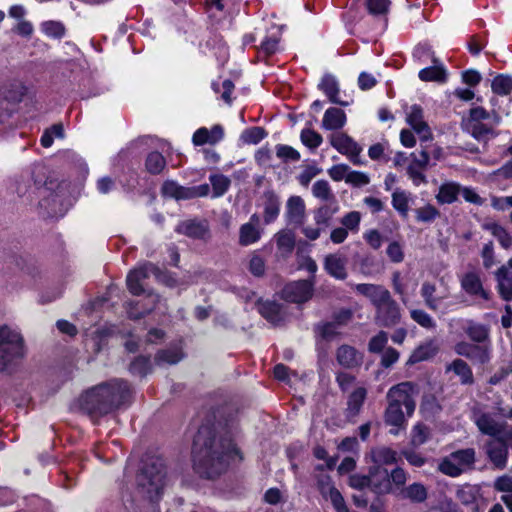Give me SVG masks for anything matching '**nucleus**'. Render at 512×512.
<instances>
[{
    "label": "nucleus",
    "mask_w": 512,
    "mask_h": 512,
    "mask_svg": "<svg viewBox=\"0 0 512 512\" xmlns=\"http://www.w3.org/2000/svg\"><path fill=\"white\" fill-rule=\"evenodd\" d=\"M209 434L206 427L199 430L194 440L193 461L198 473L212 478L225 471L230 462L242 460V456L231 439L216 441L207 438Z\"/></svg>",
    "instance_id": "f257e3e1"
},
{
    "label": "nucleus",
    "mask_w": 512,
    "mask_h": 512,
    "mask_svg": "<svg viewBox=\"0 0 512 512\" xmlns=\"http://www.w3.org/2000/svg\"><path fill=\"white\" fill-rule=\"evenodd\" d=\"M130 395L131 389L126 381L113 379L84 392L79 398V405L91 416H102L125 405Z\"/></svg>",
    "instance_id": "f03ea898"
},
{
    "label": "nucleus",
    "mask_w": 512,
    "mask_h": 512,
    "mask_svg": "<svg viewBox=\"0 0 512 512\" xmlns=\"http://www.w3.org/2000/svg\"><path fill=\"white\" fill-rule=\"evenodd\" d=\"M169 483L165 462L160 457L146 461L137 476L138 488L150 500L157 499Z\"/></svg>",
    "instance_id": "7ed1b4c3"
},
{
    "label": "nucleus",
    "mask_w": 512,
    "mask_h": 512,
    "mask_svg": "<svg viewBox=\"0 0 512 512\" xmlns=\"http://www.w3.org/2000/svg\"><path fill=\"white\" fill-rule=\"evenodd\" d=\"M24 356L23 338L20 333L7 326L0 328V371Z\"/></svg>",
    "instance_id": "20e7f679"
},
{
    "label": "nucleus",
    "mask_w": 512,
    "mask_h": 512,
    "mask_svg": "<svg viewBox=\"0 0 512 512\" xmlns=\"http://www.w3.org/2000/svg\"><path fill=\"white\" fill-rule=\"evenodd\" d=\"M475 464V450L466 448L457 450L444 457L439 463L438 469L450 477H458L462 473L471 470Z\"/></svg>",
    "instance_id": "39448f33"
},
{
    "label": "nucleus",
    "mask_w": 512,
    "mask_h": 512,
    "mask_svg": "<svg viewBox=\"0 0 512 512\" xmlns=\"http://www.w3.org/2000/svg\"><path fill=\"white\" fill-rule=\"evenodd\" d=\"M419 394L418 386L413 382H401L392 386L386 395L387 402L404 407L408 417L412 416L416 408V397Z\"/></svg>",
    "instance_id": "423d86ee"
},
{
    "label": "nucleus",
    "mask_w": 512,
    "mask_h": 512,
    "mask_svg": "<svg viewBox=\"0 0 512 512\" xmlns=\"http://www.w3.org/2000/svg\"><path fill=\"white\" fill-rule=\"evenodd\" d=\"M209 190L208 184L184 187L178 185L174 181H167L162 187V192L165 196L175 198L176 200H188L197 197H204L208 195Z\"/></svg>",
    "instance_id": "0eeeda50"
},
{
    "label": "nucleus",
    "mask_w": 512,
    "mask_h": 512,
    "mask_svg": "<svg viewBox=\"0 0 512 512\" xmlns=\"http://www.w3.org/2000/svg\"><path fill=\"white\" fill-rule=\"evenodd\" d=\"M314 282L312 280H299L288 283L283 291V298L294 303H302L309 300L313 294Z\"/></svg>",
    "instance_id": "6e6552de"
},
{
    "label": "nucleus",
    "mask_w": 512,
    "mask_h": 512,
    "mask_svg": "<svg viewBox=\"0 0 512 512\" xmlns=\"http://www.w3.org/2000/svg\"><path fill=\"white\" fill-rule=\"evenodd\" d=\"M158 268L151 263H145L131 270L126 277L127 288L133 295H140L144 292L142 281L150 275H156Z\"/></svg>",
    "instance_id": "1a4fd4ad"
},
{
    "label": "nucleus",
    "mask_w": 512,
    "mask_h": 512,
    "mask_svg": "<svg viewBox=\"0 0 512 512\" xmlns=\"http://www.w3.org/2000/svg\"><path fill=\"white\" fill-rule=\"evenodd\" d=\"M460 286L461 289L471 297L483 301L490 299V292L484 288L478 272L469 271L463 274L460 278Z\"/></svg>",
    "instance_id": "9d476101"
},
{
    "label": "nucleus",
    "mask_w": 512,
    "mask_h": 512,
    "mask_svg": "<svg viewBox=\"0 0 512 512\" xmlns=\"http://www.w3.org/2000/svg\"><path fill=\"white\" fill-rule=\"evenodd\" d=\"M401 313L399 305L392 297L376 308V323L384 327H392L400 322Z\"/></svg>",
    "instance_id": "9b49d317"
},
{
    "label": "nucleus",
    "mask_w": 512,
    "mask_h": 512,
    "mask_svg": "<svg viewBox=\"0 0 512 512\" xmlns=\"http://www.w3.org/2000/svg\"><path fill=\"white\" fill-rule=\"evenodd\" d=\"M161 299L158 295L148 293L142 301H129L125 303V310L130 319H140L156 309Z\"/></svg>",
    "instance_id": "f8f14e48"
},
{
    "label": "nucleus",
    "mask_w": 512,
    "mask_h": 512,
    "mask_svg": "<svg viewBox=\"0 0 512 512\" xmlns=\"http://www.w3.org/2000/svg\"><path fill=\"white\" fill-rule=\"evenodd\" d=\"M474 422L481 433L500 439L505 433H509L504 422L498 421L491 414H479L475 416Z\"/></svg>",
    "instance_id": "ddd939ff"
},
{
    "label": "nucleus",
    "mask_w": 512,
    "mask_h": 512,
    "mask_svg": "<svg viewBox=\"0 0 512 512\" xmlns=\"http://www.w3.org/2000/svg\"><path fill=\"white\" fill-rule=\"evenodd\" d=\"M347 264V257L339 252L329 253L323 259L324 270L336 280H345L347 278Z\"/></svg>",
    "instance_id": "4468645a"
},
{
    "label": "nucleus",
    "mask_w": 512,
    "mask_h": 512,
    "mask_svg": "<svg viewBox=\"0 0 512 512\" xmlns=\"http://www.w3.org/2000/svg\"><path fill=\"white\" fill-rule=\"evenodd\" d=\"M370 489L377 494L394 493L389 472L382 466L375 465L369 470Z\"/></svg>",
    "instance_id": "2eb2a0df"
},
{
    "label": "nucleus",
    "mask_w": 512,
    "mask_h": 512,
    "mask_svg": "<svg viewBox=\"0 0 512 512\" xmlns=\"http://www.w3.org/2000/svg\"><path fill=\"white\" fill-rule=\"evenodd\" d=\"M511 440V435L505 433L500 439L489 441L487 444V454L491 462L497 468H504L508 458V448L506 442Z\"/></svg>",
    "instance_id": "dca6fc26"
},
{
    "label": "nucleus",
    "mask_w": 512,
    "mask_h": 512,
    "mask_svg": "<svg viewBox=\"0 0 512 512\" xmlns=\"http://www.w3.org/2000/svg\"><path fill=\"white\" fill-rule=\"evenodd\" d=\"M34 183L38 189L39 195L46 198L56 190L60 189L62 185L53 175H48L44 166H39L33 172Z\"/></svg>",
    "instance_id": "f3484780"
},
{
    "label": "nucleus",
    "mask_w": 512,
    "mask_h": 512,
    "mask_svg": "<svg viewBox=\"0 0 512 512\" xmlns=\"http://www.w3.org/2000/svg\"><path fill=\"white\" fill-rule=\"evenodd\" d=\"M497 288L500 296L505 301L512 300V258L495 272Z\"/></svg>",
    "instance_id": "a211bd4d"
},
{
    "label": "nucleus",
    "mask_w": 512,
    "mask_h": 512,
    "mask_svg": "<svg viewBox=\"0 0 512 512\" xmlns=\"http://www.w3.org/2000/svg\"><path fill=\"white\" fill-rule=\"evenodd\" d=\"M436 290V285L429 281L423 282L420 289V295L424 300V304L434 312L440 311L443 301L449 298L448 290L441 295H436Z\"/></svg>",
    "instance_id": "6ab92c4d"
},
{
    "label": "nucleus",
    "mask_w": 512,
    "mask_h": 512,
    "mask_svg": "<svg viewBox=\"0 0 512 512\" xmlns=\"http://www.w3.org/2000/svg\"><path fill=\"white\" fill-rule=\"evenodd\" d=\"M317 485L321 495L331 501L336 512L339 510L343 512V506L345 505L344 498L341 493L333 486L330 476H320L318 478Z\"/></svg>",
    "instance_id": "aec40b11"
},
{
    "label": "nucleus",
    "mask_w": 512,
    "mask_h": 512,
    "mask_svg": "<svg viewBox=\"0 0 512 512\" xmlns=\"http://www.w3.org/2000/svg\"><path fill=\"white\" fill-rule=\"evenodd\" d=\"M260 217L257 214L251 215L249 221L241 225L239 229V244L249 246L261 238V230L259 228Z\"/></svg>",
    "instance_id": "412c9836"
},
{
    "label": "nucleus",
    "mask_w": 512,
    "mask_h": 512,
    "mask_svg": "<svg viewBox=\"0 0 512 512\" xmlns=\"http://www.w3.org/2000/svg\"><path fill=\"white\" fill-rule=\"evenodd\" d=\"M176 231L188 237L205 239L209 234V226L205 220H186L177 225Z\"/></svg>",
    "instance_id": "4be33fe9"
},
{
    "label": "nucleus",
    "mask_w": 512,
    "mask_h": 512,
    "mask_svg": "<svg viewBox=\"0 0 512 512\" xmlns=\"http://www.w3.org/2000/svg\"><path fill=\"white\" fill-rule=\"evenodd\" d=\"M331 145L343 155L354 158L361 152V147L348 135L337 133L331 137Z\"/></svg>",
    "instance_id": "5701e85b"
},
{
    "label": "nucleus",
    "mask_w": 512,
    "mask_h": 512,
    "mask_svg": "<svg viewBox=\"0 0 512 512\" xmlns=\"http://www.w3.org/2000/svg\"><path fill=\"white\" fill-rule=\"evenodd\" d=\"M355 290L369 298L375 308L391 297L390 292L386 288L375 284H357L355 285Z\"/></svg>",
    "instance_id": "b1692460"
},
{
    "label": "nucleus",
    "mask_w": 512,
    "mask_h": 512,
    "mask_svg": "<svg viewBox=\"0 0 512 512\" xmlns=\"http://www.w3.org/2000/svg\"><path fill=\"white\" fill-rule=\"evenodd\" d=\"M385 423L393 426L390 430L391 434L397 435L401 428H404L406 419L402 407L392 402H388L387 408L384 414Z\"/></svg>",
    "instance_id": "393cba45"
},
{
    "label": "nucleus",
    "mask_w": 512,
    "mask_h": 512,
    "mask_svg": "<svg viewBox=\"0 0 512 512\" xmlns=\"http://www.w3.org/2000/svg\"><path fill=\"white\" fill-rule=\"evenodd\" d=\"M438 344L435 340H427L420 344L410 355L407 360L408 365H413L415 363L425 361L431 357H433L438 352Z\"/></svg>",
    "instance_id": "a878e982"
},
{
    "label": "nucleus",
    "mask_w": 512,
    "mask_h": 512,
    "mask_svg": "<svg viewBox=\"0 0 512 512\" xmlns=\"http://www.w3.org/2000/svg\"><path fill=\"white\" fill-rule=\"evenodd\" d=\"M427 489L421 483L415 482L397 492V497L413 503H422L427 499Z\"/></svg>",
    "instance_id": "bb28decb"
},
{
    "label": "nucleus",
    "mask_w": 512,
    "mask_h": 512,
    "mask_svg": "<svg viewBox=\"0 0 512 512\" xmlns=\"http://www.w3.org/2000/svg\"><path fill=\"white\" fill-rule=\"evenodd\" d=\"M277 253L283 258L290 256L295 247V236L290 230H281L274 235Z\"/></svg>",
    "instance_id": "cd10ccee"
},
{
    "label": "nucleus",
    "mask_w": 512,
    "mask_h": 512,
    "mask_svg": "<svg viewBox=\"0 0 512 512\" xmlns=\"http://www.w3.org/2000/svg\"><path fill=\"white\" fill-rule=\"evenodd\" d=\"M223 134V128L220 125H215L210 130L203 127L194 133L193 143L197 146L206 143L215 144L222 139Z\"/></svg>",
    "instance_id": "c85d7f7f"
},
{
    "label": "nucleus",
    "mask_w": 512,
    "mask_h": 512,
    "mask_svg": "<svg viewBox=\"0 0 512 512\" xmlns=\"http://www.w3.org/2000/svg\"><path fill=\"white\" fill-rule=\"evenodd\" d=\"M286 214L290 222L302 224L305 217V203L300 196H292L288 199Z\"/></svg>",
    "instance_id": "c756f323"
},
{
    "label": "nucleus",
    "mask_w": 512,
    "mask_h": 512,
    "mask_svg": "<svg viewBox=\"0 0 512 512\" xmlns=\"http://www.w3.org/2000/svg\"><path fill=\"white\" fill-rule=\"evenodd\" d=\"M412 202L413 196L409 192H406L401 189H396L392 193V206L403 218L408 217L410 204Z\"/></svg>",
    "instance_id": "7c9ffc66"
},
{
    "label": "nucleus",
    "mask_w": 512,
    "mask_h": 512,
    "mask_svg": "<svg viewBox=\"0 0 512 512\" xmlns=\"http://www.w3.org/2000/svg\"><path fill=\"white\" fill-rule=\"evenodd\" d=\"M346 122L345 112L340 108H329L326 110L322 125L327 130L342 128Z\"/></svg>",
    "instance_id": "2f4dec72"
},
{
    "label": "nucleus",
    "mask_w": 512,
    "mask_h": 512,
    "mask_svg": "<svg viewBox=\"0 0 512 512\" xmlns=\"http://www.w3.org/2000/svg\"><path fill=\"white\" fill-rule=\"evenodd\" d=\"M337 361L346 368H353L361 363L362 357L353 347L343 345L337 350Z\"/></svg>",
    "instance_id": "473e14b6"
},
{
    "label": "nucleus",
    "mask_w": 512,
    "mask_h": 512,
    "mask_svg": "<svg viewBox=\"0 0 512 512\" xmlns=\"http://www.w3.org/2000/svg\"><path fill=\"white\" fill-rule=\"evenodd\" d=\"M264 221L269 224L279 215L280 201L273 192H266L263 195Z\"/></svg>",
    "instance_id": "72a5a7b5"
},
{
    "label": "nucleus",
    "mask_w": 512,
    "mask_h": 512,
    "mask_svg": "<svg viewBox=\"0 0 512 512\" xmlns=\"http://www.w3.org/2000/svg\"><path fill=\"white\" fill-rule=\"evenodd\" d=\"M259 313L273 325H278L284 320L280 305L274 302H262L258 305Z\"/></svg>",
    "instance_id": "f704fd0d"
},
{
    "label": "nucleus",
    "mask_w": 512,
    "mask_h": 512,
    "mask_svg": "<svg viewBox=\"0 0 512 512\" xmlns=\"http://www.w3.org/2000/svg\"><path fill=\"white\" fill-rule=\"evenodd\" d=\"M319 88L327 95L332 103L339 104L341 106L348 105L347 102L340 101L337 98L339 93V86L336 79L332 75H325L319 84Z\"/></svg>",
    "instance_id": "c9c22d12"
},
{
    "label": "nucleus",
    "mask_w": 512,
    "mask_h": 512,
    "mask_svg": "<svg viewBox=\"0 0 512 512\" xmlns=\"http://www.w3.org/2000/svg\"><path fill=\"white\" fill-rule=\"evenodd\" d=\"M461 187L455 182H446L439 187L436 199L440 204H451L457 200Z\"/></svg>",
    "instance_id": "e433bc0d"
},
{
    "label": "nucleus",
    "mask_w": 512,
    "mask_h": 512,
    "mask_svg": "<svg viewBox=\"0 0 512 512\" xmlns=\"http://www.w3.org/2000/svg\"><path fill=\"white\" fill-rule=\"evenodd\" d=\"M337 211V203H330L320 206L313 213V219L315 221V224L318 226H322L323 228L326 229V227L329 226L331 218Z\"/></svg>",
    "instance_id": "4c0bfd02"
},
{
    "label": "nucleus",
    "mask_w": 512,
    "mask_h": 512,
    "mask_svg": "<svg viewBox=\"0 0 512 512\" xmlns=\"http://www.w3.org/2000/svg\"><path fill=\"white\" fill-rule=\"evenodd\" d=\"M367 390L364 387H357L348 397L347 410L352 416L357 415L366 399Z\"/></svg>",
    "instance_id": "58836bf2"
},
{
    "label": "nucleus",
    "mask_w": 512,
    "mask_h": 512,
    "mask_svg": "<svg viewBox=\"0 0 512 512\" xmlns=\"http://www.w3.org/2000/svg\"><path fill=\"white\" fill-rule=\"evenodd\" d=\"M428 162H410L407 167V175L412 180L414 185L419 186L426 182L425 171Z\"/></svg>",
    "instance_id": "ea45409f"
},
{
    "label": "nucleus",
    "mask_w": 512,
    "mask_h": 512,
    "mask_svg": "<svg viewBox=\"0 0 512 512\" xmlns=\"http://www.w3.org/2000/svg\"><path fill=\"white\" fill-rule=\"evenodd\" d=\"M448 370H451L458 375L463 384H470L473 381V374L470 367L461 359L454 360L448 366Z\"/></svg>",
    "instance_id": "a19ab883"
},
{
    "label": "nucleus",
    "mask_w": 512,
    "mask_h": 512,
    "mask_svg": "<svg viewBox=\"0 0 512 512\" xmlns=\"http://www.w3.org/2000/svg\"><path fill=\"white\" fill-rule=\"evenodd\" d=\"M25 94L26 87L18 81L10 83L3 92L5 99L13 103L21 102Z\"/></svg>",
    "instance_id": "79ce46f5"
},
{
    "label": "nucleus",
    "mask_w": 512,
    "mask_h": 512,
    "mask_svg": "<svg viewBox=\"0 0 512 512\" xmlns=\"http://www.w3.org/2000/svg\"><path fill=\"white\" fill-rule=\"evenodd\" d=\"M465 129L477 140H485L492 135V127L482 122H466Z\"/></svg>",
    "instance_id": "37998d69"
},
{
    "label": "nucleus",
    "mask_w": 512,
    "mask_h": 512,
    "mask_svg": "<svg viewBox=\"0 0 512 512\" xmlns=\"http://www.w3.org/2000/svg\"><path fill=\"white\" fill-rule=\"evenodd\" d=\"M469 359L475 364H486L491 359V344L475 345Z\"/></svg>",
    "instance_id": "c03bdc74"
},
{
    "label": "nucleus",
    "mask_w": 512,
    "mask_h": 512,
    "mask_svg": "<svg viewBox=\"0 0 512 512\" xmlns=\"http://www.w3.org/2000/svg\"><path fill=\"white\" fill-rule=\"evenodd\" d=\"M485 229L490 231L491 234L497 238L503 248L508 249L511 247L512 237L503 227L497 223H489L485 225Z\"/></svg>",
    "instance_id": "a18cd8bd"
},
{
    "label": "nucleus",
    "mask_w": 512,
    "mask_h": 512,
    "mask_svg": "<svg viewBox=\"0 0 512 512\" xmlns=\"http://www.w3.org/2000/svg\"><path fill=\"white\" fill-rule=\"evenodd\" d=\"M64 137V127L62 123L53 124L47 128L41 136V145L48 148L52 145L54 138L62 139Z\"/></svg>",
    "instance_id": "49530a36"
},
{
    "label": "nucleus",
    "mask_w": 512,
    "mask_h": 512,
    "mask_svg": "<svg viewBox=\"0 0 512 512\" xmlns=\"http://www.w3.org/2000/svg\"><path fill=\"white\" fill-rule=\"evenodd\" d=\"M491 87L495 94L508 95L512 91V77L509 75H498L493 79Z\"/></svg>",
    "instance_id": "de8ad7c7"
},
{
    "label": "nucleus",
    "mask_w": 512,
    "mask_h": 512,
    "mask_svg": "<svg viewBox=\"0 0 512 512\" xmlns=\"http://www.w3.org/2000/svg\"><path fill=\"white\" fill-rule=\"evenodd\" d=\"M372 458L376 465L392 464L397 461L396 452L390 448L382 447L372 451Z\"/></svg>",
    "instance_id": "09e8293b"
},
{
    "label": "nucleus",
    "mask_w": 512,
    "mask_h": 512,
    "mask_svg": "<svg viewBox=\"0 0 512 512\" xmlns=\"http://www.w3.org/2000/svg\"><path fill=\"white\" fill-rule=\"evenodd\" d=\"M312 193L314 197L323 200L330 201L331 203H336L334 195L330 189V186L327 181L319 180L313 184Z\"/></svg>",
    "instance_id": "8fccbe9b"
},
{
    "label": "nucleus",
    "mask_w": 512,
    "mask_h": 512,
    "mask_svg": "<svg viewBox=\"0 0 512 512\" xmlns=\"http://www.w3.org/2000/svg\"><path fill=\"white\" fill-rule=\"evenodd\" d=\"M419 78L422 81L443 82L446 79V72L440 66H431L420 70Z\"/></svg>",
    "instance_id": "3c124183"
},
{
    "label": "nucleus",
    "mask_w": 512,
    "mask_h": 512,
    "mask_svg": "<svg viewBox=\"0 0 512 512\" xmlns=\"http://www.w3.org/2000/svg\"><path fill=\"white\" fill-rule=\"evenodd\" d=\"M429 436V428L421 423H417L411 431V444L413 446H421L429 439Z\"/></svg>",
    "instance_id": "603ef678"
},
{
    "label": "nucleus",
    "mask_w": 512,
    "mask_h": 512,
    "mask_svg": "<svg viewBox=\"0 0 512 512\" xmlns=\"http://www.w3.org/2000/svg\"><path fill=\"white\" fill-rule=\"evenodd\" d=\"M410 316L417 324L423 328L434 329L436 327L434 319L430 316V314L422 309L411 310Z\"/></svg>",
    "instance_id": "864d4df0"
},
{
    "label": "nucleus",
    "mask_w": 512,
    "mask_h": 512,
    "mask_svg": "<svg viewBox=\"0 0 512 512\" xmlns=\"http://www.w3.org/2000/svg\"><path fill=\"white\" fill-rule=\"evenodd\" d=\"M390 481L394 489V493L397 496V492L401 488H405V483L407 481L408 475L407 473L400 467H397L389 473Z\"/></svg>",
    "instance_id": "5fc2aeb1"
},
{
    "label": "nucleus",
    "mask_w": 512,
    "mask_h": 512,
    "mask_svg": "<svg viewBox=\"0 0 512 512\" xmlns=\"http://www.w3.org/2000/svg\"><path fill=\"white\" fill-rule=\"evenodd\" d=\"M266 136V131L262 127H252L247 130H245L242 135L241 139L244 143L247 144H257L260 142L264 137Z\"/></svg>",
    "instance_id": "6e6d98bb"
},
{
    "label": "nucleus",
    "mask_w": 512,
    "mask_h": 512,
    "mask_svg": "<svg viewBox=\"0 0 512 512\" xmlns=\"http://www.w3.org/2000/svg\"><path fill=\"white\" fill-rule=\"evenodd\" d=\"M210 182L213 187V197L222 196L228 189L230 181L223 175H211Z\"/></svg>",
    "instance_id": "4d7b16f0"
},
{
    "label": "nucleus",
    "mask_w": 512,
    "mask_h": 512,
    "mask_svg": "<svg viewBox=\"0 0 512 512\" xmlns=\"http://www.w3.org/2000/svg\"><path fill=\"white\" fill-rule=\"evenodd\" d=\"M183 357L179 349L162 350L157 354L156 360L158 363L176 364Z\"/></svg>",
    "instance_id": "13d9d810"
},
{
    "label": "nucleus",
    "mask_w": 512,
    "mask_h": 512,
    "mask_svg": "<svg viewBox=\"0 0 512 512\" xmlns=\"http://www.w3.org/2000/svg\"><path fill=\"white\" fill-rule=\"evenodd\" d=\"M388 342V334L380 331L377 335L371 338L368 344V350L371 353H380L385 348Z\"/></svg>",
    "instance_id": "bf43d9fd"
},
{
    "label": "nucleus",
    "mask_w": 512,
    "mask_h": 512,
    "mask_svg": "<svg viewBox=\"0 0 512 512\" xmlns=\"http://www.w3.org/2000/svg\"><path fill=\"white\" fill-rule=\"evenodd\" d=\"M415 213L419 222H431L439 215V211L430 204L418 208Z\"/></svg>",
    "instance_id": "052dcab7"
},
{
    "label": "nucleus",
    "mask_w": 512,
    "mask_h": 512,
    "mask_svg": "<svg viewBox=\"0 0 512 512\" xmlns=\"http://www.w3.org/2000/svg\"><path fill=\"white\" fill-rule=\"evenodd\" d=\"M360 220V213L357 211H352L341 219V224L347 231L357 232L359 229Z\"/></svg>",
    "instance_id": "680f3d73"
},
{
    "label": "nucleus",
    "mask_w": 512,
    "mask_h": 512,
    "mask_svg": "<svg viewBox=\"0 0 512 512\" xmlns=\"http://www.w3.org/2000/svg\"><path fill=\"white\" fill-rule=\"evenodd\" d=\"M389 0H367L366 7L372 15H383L388 12Z\"/></svg>",
    "instance_id": "e2e57ef3"
},
{
    "label": "nucleus",
    "mask_w": 512,
    "mask_h": 512,
    "mask_svg": "<svg viewBox=\"0 0 512 512\" xmlns=\"http://www.w3.org/2000/svg\"><path fill=\"white\" fill-rule=\"evenodd\" d=\"M301 141L304 145L309 148H315L322 142V137L319 133L314 130L304 129L301 132Z\"/></svg>",
    "instance_id": "0e129e2a"
},
{
    "label": "nucleus",
    "mask_w": 512,
    "mask_h": 512,
    "mask_svg": "<svg viewBox=\"0 0 512 512\" xmlns=\"http://www.w3.org/2000/svg\"><path fill=\"white\" fill-rule=\"evenodd\" d=\"M468 336L476 342L485 343L488 338L487 329L479 324H471L467 329Z\"/></svg>",
    "instance_id": "69168bd1"
},
{
    "label": "nucleus",
    "mask_w": 512,
    "mask_h": 512,
    "mask_svg": "<svg viewBox=\"0 0 512 512\" xmlns=\"http://www.w3.org/2000/svg\"><path fill=\"white\" fill-rule=\"evenodd\" d=\"M42 28L46 35L54 38H61L65 33V27L57 21H47L43 23Z\"/></svg>",
    "instance_id": "338daca9"
},
{
    "label": "nucleus",
    "mask_w": 512,
    "mask_h": 512,
    "mask_svg": "<svg viewBox=\"0 0 512 512\" xmlns=\"http://www.w3.org/2000/svg\"><path fill=\"white\" fill-rule=\"evenodd\" d=\"M481 257L483 260V266L486 269H490L496 264L494 247L492 242L484 244L481 251Z\"/></svg>",
    "instance_id": "774afa93"
}]
</instances>
